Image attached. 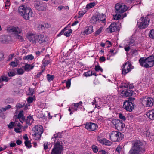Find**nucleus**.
Wrapping results in <instances>:
<instances>
[{"label": "nucleus", "mask_w": 154, "mask_h": 154, "mask_svg": "<svg viewBox=\"0 0 154 154\" xmlns=\"http://www.w3.org/2000/svg\"><path fill=\"white\" fill-rule=\"evenodd\" d=\"M72 32V30L71 29H69L68 31L65 32L64 33V35L66 37H69L70 34Z\"/></svg>", "instance_id": "40"}, {"label": "nucleus", "mask_w": 154, "mask_h": 154, "mask_svg": "<svg viewBox=\"0 0 154 154\" xmlns=\"http://www.w3.org/2000/svg\"><path fill=\"white\" fill-rule=\"evenodd\" d=\"M149 19L146 17H141L137 22L139 28L141 29L146 28L149 25Z\"/></svg>", "instance_id": "7"}, {"label": "nucleus", "mask_w": 154, "mask_h": 154, "mask_svg": "<svg viewBox=\"0 0 154 154\" xmlns=\"http://www.w3.org/2000/svg\"><path fill=\"white\" fill-rule=\"evenodd\" d=\"M15 75V73L13 72H8V75L9 77L14 76Z\"/></svg>", "instance_id": "56"}, {"label": "nucleus", "mask_w": 154, "mask_h": 154, "mask_svg": "<svg viewBox=\"0 0 154 154\" xmlns=\"http://www.w3.org/2000/svg\"><path fill=\"white\" fill-rule=\"evenodd\" d=\"M28 9L29 11V13L26 11L23 16V18L26 20H29L32 16L33 13L32 11L30 8H29Z\"/></svg>", "instance_id": "17"}, {"label": "nucleus", "mask_w": 154, "mask_h": 154, "mask_svg": "<svg viewBox=\"0 0 154 154\" xmlns=\"http://www.w3.org/2000/svg\"><path fill=\"white\" fill-rule=\"evenodd\" d=\"M149 37L154 39V29H152L150 31Z\"/></svg>", "instance_id": "45"}, {"label": "nucleus", "mask_w": 154, "mask_h": 154, "mask_svg": "<svg viewBox=\"0 0 154 154\" xmlns=\"http://www.w3.org/2000/svg\"><path fill=\"white\" fill-rule=\"evenodd\" d=\"M54 78V76L53 75H51L49 74H47V78L48 81L50 82L52 81Z\"/></svg>", "instance_id": "35"}, {"label": "nucleus", "mask_w": 154, "mask_h": 154, "mask_svg": "<svg viewBox=\"0 0 154 154\" xmlns=\"http://www.w3.org/2000/svg\"><path fill=\"white\" fill-rule=\"evenodd\" d=\"M66 87H67L68 88H69L70 87L71 85L70 80H68L66 82Z\"/></svg>", "instance_id": "54"}, {"label": "nucleus", "mask_w": 154, "mask_h": 154, "mask_svg": "<svg viewBox=\"0 0 154 154\" xmlns=\"http://www.w3.org/2000/svg\"><path fill=\"white\" fill-rule=\"evenodd\" d=\"M10 5V0H6L5 6L6 7V9H7V7L9 6Z\"/></svg>", "instance_id": "53"}, {"label": "nucleus", "mask_w": 154, "mask_h": 154, "mask_svg": "<svg viewBox=\"0 0 154 154\" xmlns=\"http://www.w3.org/2000/svg\"><path fill=\"white\" fill-rule=\"evenodd\" d=\"M34 58V57L32 55H29L23 57V59L27 60H31Z\"/></svg>", "instance_id": "33"}, {"label": "nucleus", "mask_w": 154, "mask_h": 154, "mask_svg": "<svg viewBox=\"0 0 154 154\" xmlns=\"http://www.w3.org/2000/svg\"><path fill=\"white\" fill-rule=\"evenodd\" d=\"M97 141L100 143L106 145L110 146L112 144V143L111 141L105 138H102L99 136L97 137Z\"/></svg>", "instance_id": "16"}, {"label": "nucleus", "mask_w": 154, "mask_h": 154, "mask_svg": "<svg viewBox=\"0 0 154 154\" xmlns=\"http://www.w3.org/2000/svg\"><path fill=\"white\" fill-rule=\"evenodd\" d=\"M132 145V147L128 154H139L143 153L145 151L143 143L140 140L133 141Z\"/></svg>", "instance_id": "1"}, {"label": "nucleus", "mask_w": 154, "mask_h": 154, "mask_svg": "<svg viewBox=\"0 0 154 154\" xmlns=\"http://www.w3.org/2000/svg\"><path fill=\"white\" fill-rule=\"evenodd\" d=\"M125 88H132V87L130 85L127 84H125L123 86Z\"/></svg>", "instance_id": "60"}, {"label": "nucleus", "mask_w": 154, "mask_h": 154, "mask_svg": "<svg viewBox=\"0 0 154 154\" xmlns=\"http://www.w3.org/2000/svg\"><path fill=\"white\" fill-rule=\"evenodd\" d=\"M63 148L62 142L61 141L57 142L54 146L51 154H60Z\"/></svg>", "instance_id": "8"}, {"label": "nucleus", "mask_w": 154, "mask_h": 154, "mask_svg": "<svg viewBox=\"0 0 154 154\" xmlns=\"http://www.w3.org/2000/svg\"><path fill=\"white\" fill-rule=\"evenodd\" d=\"M85 13V12H84L82 11H79V17H81Z\"/></svg>", "instance_id": "58"}, {"label": "nucleus", "mask_w": 154, "mask_h": 154, "mask_svg": "<svg viewBox=\"0 0 154 154\" xmlns=\"http://www.w3.org/2000/svg\"><path fill=\"white\" fill-rule=\"evenodd\" d=\"M134 40L132 38H130L128 42V45L130 46H133L134 44Z\"/></svg>", "instance_id": "42"}, {"label": "nucleus", "mask_w": 154, "mask_h": 154, "mask_svg": "<svg viewBox=\"0 0 154 154\" xmlns=\"http://www.w3.org/2000/svg\"><path fill=\"white\" fill-rule=\"evenodd\" d=\"M27 37L29 41L33 43H35L37 36L35 34L31 33H29L27 34Z\"/></svg>", "instance_id": "18"}, {"label": "nucleus", "mask_w": 154, "mask_h": 154, "mask_svg": "<svg viewBox=\"0 0 154 154\" xmlns=\"http://www.w3.org/2000/svg\"><path fill=\"white\" fill-rule=\"evenodd\" d=\"M24 72V70L22 68H20L17 70L18 74L21 75L23 74Z\"/></svg>", "instance_id": "46"}, {"label": "nucleus", "mask_w": 154, "mask_h": 154, "mask_svg": "<svg viewBox=\"0 0 154 154\" xmlns=\"http://www.w3.org/2000/svg\"><path fill=\"white\" fill-rule=\"evenodd\" d=\"M22 67L25 71H28L32 69L33 67V66H31L30 64H26L24 66H22Z\"/></svg>", "instance_id": "28"}, {"label": "nucleus", "mask_w": 154, "mask_h": 154, "mask_svg": "<svg viewBox=\"0 0 154 154\" xmlns=\"http://www.w3.org/2000/svg\"><path fill=\"white\" fill-rule=\"evenodd\" d=\"M140 100L142 104L146 107H151L153 105L154 100L152 98L143 96Z\"/></svg>", "instance_id": "6"}, {"label": "nucleus", "mask_w": 154, "mask_h": 154, "mask_svg": "<svg viewBox=\"0 0 154 154\" xmlns=\"http://www.w3.org/2000/svg\"><path fill=\"white\" fill-rule=\"evenodd\" d=\"M44 132L43 127L40 125H39V134H40V136Z\"/></svg>", "instance_id": "48"}, {"label": "nucleus", "mask_w": 154, "mask_h": 154, "mask_svg": "<svg viewBox=\"0 0 154 154\" xmlns=\"http://www.w3.org/2000/svg\"><path fill=\"white\" fill-rule=\"evenodd\" d=\"M92 73V71H89L86 72H85L84 74V75L85 76H90L92 75L91 73Z\"/></svg>", "instance_id": "44"}, {"label": "nucleus", "mask_w": 154, "mask_h": 154, "mask_svg": "<svg viewBox=\"0 0 154 154\" xmlns=\"http://www.w3.org/2000/svg\"><path fill=\"white\" fill-rule=\"evenodd\" d=\"M22 127L20 125L18 124L17 127L14 128V131L17 133L20 132V130L22 128Z\"/></svg>", "instance_id": "36"}, {"label": "nucleus", "mask_w": 154, "mask_h": 154, "mask_svg": "<svg viewBox=\"0 0 154 154\" xmlns=\"http://www.w3.org/2000/svg\"><path fill=\"white\" fill-rule=\"evenodd\" d=\"M94 69L96 71H100L101 72H102L103 71V69L99 65L95 66Z\"/></svg>", "instance_id": "38"}, {"label": "nucleus", "mask_w": 154, "mask_h": 154, "mask_svg": "<svg viewBox=\"0 0 154 154\" xmlns=\"http://www.w3.org/2000/svg\"><path fill=\"white\" fill-rule=\"evenodd\" d=\"M123 136L121 133L117 131H112L109 134L110 139L113 142L121 140L123 138Z\"/></svg>", "instance_id": "4"}, {"label": "nucleus", "mask_w": 154, "mask_h": 154, "mask_svg": "<svg viewBox=\"0 0 154 154\" xmlns=\"http://www.w3.org/2000/svg\"><path fill=\"white\" fill-rule=\"evenodd\" d=\"M132 53L134 55H136L138 54L137 51L136 50L133 49L132 51Z\"/></svg>", "instance_id": "63"}, {"label": "nucleus", "mask_w": 154, "mask_h": 154, "mask_svg": "<svg viewBox=\"0 0 154 154\" xmlns=\"http://www.w3.org/2000/svg\"><path fill=\"white\" fill-rule=\"evenodd\" d=\"M91 148L93 152L95 153H97L98 151V147L95 145H92L91 146Z\"/></svg>", "instance_id": "37"}, {"label": "nucleus", "mask_w": 154, "mask_h": 154, "mask_svg": "<svg viewBox=\"0 0 154 154\" xmlns=\"http://www.w3.org/2000/svg\"><path fill=\"white\" fill-rule=\"evenodd\" d=\"M142 135L143 136L149 137L150 135V133L148 130L146 131L143 130L141 132Z\"/></svg>", "instance_id": "32"}, {"label": "nucleus", "mask_w": 154, "mask_h": 154, "mask_svg": "<svg viewBox=\"0 0 154 154\" xmlns=\"http://www.w3.org/2000/svg\"><path fill=\"white\" fill-rule=\"evenodd\" d=\"M9 80V79L5 76H1L0 78V88H1L2 86L5 85L6 82Z\"/></svg>", "instance_id": "20"}, {"label": "nucleus", "mask_w": 154, "mask_h": 154, "mask_svg": "<svg viewBox=\"0 0 154 154\" xmlns=\"http://www.w3.org/2000/svg\"><path fill=\"white\" fill-rule=\"evenodd\" d=\"M85 128L89 131H95L97 128L98 125L96 124L89 122L86 123Z\"/></svg>", "instance_id": "12"}, {"label": "nucleus", "mask_w": 154, "mask_h": 154, "mask_svg": "<svg viewBox=\"0 0 154 154\" xmlns=\"http://www.w3.org/2000/svg\"><path fill=\"white\" fill-rule=\"evenodd\" d=\"M108 153L106 151L103 150H100L98 151V154H108Z\"/></svg>", "instance_id": "50"}, {"label": "nucleus", "mask_w": 154, "mask_h": 154, "mask_svg": "<svg viewBox=\"0 0 154 154\" xmlns=\"http://www.w3.org/2000/svg\"><path fill=\"white\" fill-rule=\"evenodd\" d=\"M47 40L48 38L46 35H41L39 39V44H44Z\"/></svg>", "instance_id": "22"}, {"label": "nucleus", "mask_w": 154, "mask_h": 154, "mask_svg": "<svg viewBox=\"0 0 154 154\" xmlns=\"http://www.w3.org/2000/svg\"><path fill=\"white\" fill-rule=\"evenodd\" d=\"M99 60L102 62L105 61L106 60L105 57L103 56L100 57L99 58Z\"/></svg>", "instance_id": "61"}, {"label": "nucleus", "mask_w": 154, "mask_h": 154, "mask_svg": "<svg viewBox=\"0 0 154 154\" xmlns=\"http://www.w3.org/2000/svg\"><path fill=\"white\" fill-rule=\"evenodd\" d=\"M119 30V29L115 23H112L109 26V28L106 29V31L108 32L112 33V32H116Z\"/></svg>", "instance_id": "14"}, {"label": "nucleus", "mask_w": 154, "mask_h": 154, "mask_svg": "<svg viewBox=\"0 0 154 154\" xmlns=\"http://www.w3.org/2000/svg\"><path fill=\"white\" fill-rule=\"evenodd\" d=\"M141 66L146 68L153 67L154 66V56L152 55L147 58H141L139 60Z\"/></svg>", "instance_id": "2"}, {"label": "nucleus", "mask_w": 154, "mask_h": 154, "mask_svg": "<svg viewBox=\"0 0 154 154\" xmlns=\"http://www.w3.org/2000/svg\"><path fill=\"white\" fill-rule=\"evenodd\" d=\"M25 145L28 148H31L32 146L30 142L29 141H25Z\"/></svg>", "instance_id": "43"}, {"label": "nucleus", "mask_w": 154, "mask_h": 154, "mask_svg": "<svg viewBox=\"0 0 154 154\" xmlns=\"http://www.w3.org/2000/svg\"><path fill=\"white\" fill-rule=\"evenodd\" d=\"M112 124L115 126V128L118 130L122 131L125 127V125L120 120L115 119L112 120Z\"/></svg>", "instance_id": "9"}, {"label": "nucleus", "mask_w": 154, "mask_h": 154, "mask_svg": "<svg viewBox=\"0 0 154 154\" xmlns=\"http://www.w3.org/2000/svg\"><path fill=\"white\" fill-rule=\"evenodd\" d=\"M33 120L32 116H29L27 117L26 120V123L27 125H30L33 122Z\"/></svg>", "instance_id": "26"}, {"label": "nucleus", "mask_w": 154, "mask_h": 154, "mask_svg": "<svg viewBox=\"0 0 154 154\" xmlns=\"http://www.w3.org/2000/svg\"><path fill=\"white\" fill-rule=\"evenodd\" d=\"M103 29V27H100L95 32L94 35L97 36L99 35L102 32Z\"/></svg>", "instance_id": "34"}, {"label": "nucleus", "mask_w": 154, "mask_h": 154, "mask_svg": "<svg viewBox=\"0 0 154 154\" xmlns=\"http://www.w3.org/2000/svg\"><path fill=\"white\" fill-rule=\"evenodd\" d=\"M115 9L118 12L122 13L127 9V7L122 3H118L115 6Z\"/></svg>", "instance_id": "11"}, {"label": "nucleus", "mask_w": 154, "mask_h": 154, "mask_svg": "<svg viewBox=\"0 0 154 154\" xmlns=\"http://www.w3.org/2000/svg\"><path fill=\"white\" fill-rule=\"evenodd\" d=\"M119 118H120L121 119L124 121H125L126 120V118L125 117L124 115H123L121 113L119 114Z\"/></svg>", "instance_id": "51"}, {"label": "nucleus", "mask_w": 154, "mask_h": 154, "mask_svg": "<svg viewBox=\"0 0 154 154\" xmlns=\"http://www.w3.org/2000/svg\"><path fill=\"white\" fill-rule=\"evenodd\" d=\"M127 101L129 102L131 104L134 105L135 107L136 105L135 103V99L134 98L132 97H130L128 98V100Z\"/></svg>", "instance_id": "31"}, {"label": "nucleus", "mask_w": 154, "mask_h": 154, "mask_svg": "<svg viewBox=\"0 0 154 154\" xmlns=\"http://www.w3.org/2000/svg\"><path fill=\"white\" fill-rule=\"evenodd\" d=\"M135 107L134 105L131 104L130 103L127 102V100H125L124 102L123 108L128 111H132Z\"/></svg>", "instance_id": "13"}, {"label": "nucleus", "mask_w": 154, "mask_h": 154, "mask_svg": "<svg viewBox=\"0 0 154 154\" xmlns=\"http://www.w3.org/2000/svg\"><path fill=\"white\" fill-rule=\"evenodd\" d=\"M133 68L130 63L127 62L123 64L122 67V74L124 75L130 72Z\"/></svg>", "instance_id": "10"}, {"label": "nucleus", "mask_w": 154, "mask_h": 154, "mask_svg": "<svg viewBox=\"0 0 154 154\" xmlns=\"http://www.w3.org/2000/svg\"><path fill=\"white\" fill-rule=\"evenodd\" d=\"M106 16L103 14L97 13L92 17L90 20V23L93 24H96L100 21L102 23L106 22Z\"/></svg>", "instance_id": "3"}, {"label": "nucleus", "mask_w": 154, "mask_h": 154, "mask_svg": "<svg viewBox=\"0 0 154 154\" xmlns=\"http://www.w3.org/2000/svg\"><path fill=\"white\" fill-rule=\"evenodd\" d=\"M82 104V101H80L79 102L77 103H74L72 105V107H73V106H74V107H76L78 108V106L80 105H81Z\"/></svg>", "instance_id": "49"}, {"label": "nucleus", "mask_w": 154, "mask_h": 154, "mask_svg": "<svg viewBox=\"0 0 154 154\" xmlns=\"http://www.w3.org/2000/svg\"><path fill=\"white\" fill-rule=\"evenodd\" d=\"M93 32V26H91L86 27L84 31V32L86 34H90Z\"/></svg>", "instance_id": "25"}, {"label": "nucleus", "mask_w": 154, "mask_h": 154, "mask_svg": "<svg viewBox=\"0 0 154 154\" xmlns=\"http://www.w3.org/2000/svg\"><path fill=\"white\" fill-rule=\"evenodd\" d=\"M116 150L119 153H120L122 150V146H119L117 147Z\"/></svg>", "instance_id": "47"}, {"label": "nucleus", "mask_w": 154, "mask_h": 154, "mask_svg": "<svg viewBox=\"0 0 154 154\" xmlns=\"http://www.w3.org/2000/svg\"><path fill=\"white\" fill-rule=\"evenodd\" d=\"M29 92L28 94L29 95H32L34 92V90L32 88H29Z\"/></svg>", "instance_id": "55"}, {"label": "nucleus", "mask_w": 154, "mask_h": 154, "mask_svg": "<svg viewBox=\"0 0 154 154\" xmlns=\"http://www.w3.org/2000/svg\"><path fill=\"white\" fill-rule=\"evenodd\" d=\"M133 91L130 89H127L126 90H123L122 91L121 94L123 97H127L133 95Z\"/></svg>", "instance_id": "19"}, {"label": "nucleus", "mask_w": 154, "mask_h": 154, "mask_svg": "<svg viewBox=\"0 0 154 154\" xmlns=\"http://www.w3.org/2000/svg\"><path fill=\"white\" fill-rule=\"evenodd\" d=\"M10 65L11 66H12V67H15L17 66V63L15 62H12L10 63Z\"/></svg>", "instance_id": "52"}, {"label": "nucleus", "mask_w": 154, "mask_h": 154, "mask_svg": "<svg viewBox=\"0 0 154 154\" xmlns=\"http://www.w3.org/2000/svg\"><path fill=\"white\" fill-rule=\"evenodd\" d=\"M61 138V135L60 133H57L55 134L54 135V137L52 138V140L54 142L56 140H59V138Z\"/></svg>", "instance_id": "29"}, {"label": "nucleus", "mask_w": 154, "mask_h": 154, "mask_svg": "<svg viewBox=\"0 0 154 154\" xmlns=\"http://www.w3.org/2000/svg\"><path fill=\"white\" fill-rule=\"evenodd\" d=\"M147 116L151 119H154V113L152 110H149L147 113Z\"/></svg>", "instance_id": "30"}, {"label": "nucleus", "mask_w": 154, "mask_h": 154, "mask_svg": "<svg viewBox=\"0 0 154 154\" xmlns=\"http://www.w3.org/2000/svg\"><path fill=\"white\" fill-rule=\"evenodd\" d=\"M33 100V98L32 97H29L27 99L28 102L29 103H32Z\"/></svg>", "instance_id": "57"}, {"label": "nucleus", "mask_w": 154, "mask_h": 154, "mask_svg": "<svg viewBox=\"0 0 154 154\" xmlns=\"http://www.w3.org/2000/svg\"><path fill=\"white\" fill-rule=\"evenodd\" d=\"M122 17V15L120 14H116L113 16V18L114 20H118L121 19Z\"/></svg>", "instance_id": "39"}, {"label": "nucleus", "mask_w": 154, "mask_h": 154, "mask_svg": "<svg viewBox=\"0 0 154 154\" xmlns=\"http://www.w3.org/2000/svg\"><path fill=\"white\" fill-rule=\"evenodd\" d=\"M14 122H11L8 125V127L10 128H12L14 126Z\"/></svg>", "instance_id": "62"}, {"label": "nucleus", "mask_w": 154, "mask_h": 154, "mask_svg": "<svg viewBox=\"0 0 154 154\" xmlns=\"http://www.w3.org/2000/svg\"><path fill=\"white\" fill-rule=\"evenodd\" d=\"M50 63V60H43L42 61V71L39 73V75H41L44 71L45 69V67L49 64Z\"/></svg>", "instance_id": "23"}, {"label": "nucleus", "mask_w": 154, "mask_h": 154, "mask_svg": "<svg viewBox=\"0 0 154 154\" xmlns=\"http://www.w3.org/2000/svg\"><path fill=\"white\" fill-rule=\"evenodd\" d=\"M18 119L19 120L20 122L23 123L25 121V118L23 114V111H20L18 114Z\"/></svg>", "instance_id": "24"}, {"label": "nucleus", "mask_w": 154, "mask_h": 154, "mask_svg": "<svg viewBox=\"0 0 154 154\" xmlns=\"http://www.w3.org/2000/svg\"><path fill=\"white\" fill-rule=\"evenodd\" d=\"M29 8H27L26 6L21 5L19 7L18 9V12L20 15L22 17L25 12L26 11L27 12H29V11L28 9Z\"/></svg>", "instance_id": "15"}, {"label": "nucleus", "mask_w": 154, "mask_h": 154, "mask_svg": "<svg viewBox=\"0 0 154 154\" xmlns=\"http://www.w3.org/2000/svg\"><path fill=\"white\" fill-rule=\"evenodd\" d=\"M95 5V3H91L87 4L86 6V8L88 9L92 8Z\"/></svg>", "instance_id": "41"}, {"label": "nucleus", "mask_w": 154, "mask_h": 154, "mask_svg": "<svg viewBox=\"0 0 154 154\" xmlns=\"http://www.w3.org/2000/svg\"><path fill=\"white\" fill-rule=\"evenodd\" d=\"M48 143H45L44 144V149H45L46 150L48 148Z\"/></svg>", "instance_id": "64"}, {"label": "nucleus", "mask_w": 154, "mask_h": 154, "mask_svg": "<svg viewBox=\"0 0 154 154\" xmlns=\"http://www.w3.org/2000/svg\"><path fill=\"white\" fill-rule=\"evenodd\" d=\"M50 27L51 26L49 24L43 23L40 25V29L41 30H43L46 28L48 29L50 28Z\"/></svg>", "instance_id": "27"}, {"label": "nucleus", "mask_w": 154, "mask_h": 154, "mask_svg": "<svg viewBox=\"0 0 154 154\" xmlns=\"http://www.w3.org/2000/svg\"><path fill=\"white\" fill-rule=\"evenodd\" d=\"M38 125L35 126L32 128V130L34 133V134H33V136L34 137V139L36 140H38Z\"/></svg>", "instance_id": "21"}, {"label": "nucleus", "mask_w": 154, "mask_h": 154, "mask_svg": "<svg viewBox=\"0 0 154 154\" xmlns=\"http://www.w3.org/2000/svg\"><path fill=\"white\" fill-rule=\"evenodd\" d=\"M66 30V27H65L61 31V32H60V33L58 34L57 36H59L60 35H62L64 32V31Z\"/></svg>", "instance_id": "59"}, {"label": "nucleus", "mask_w": 154, "mask_h": 154, "mask_svg": "<svg viewBox=\"0 0 154 154\" xmlns=\"http://www.w3.org/2000/svg\"><path fill=\"white\" fill-rule=\"evenodd\" d=\"M8 32L12 33L16 35V38L18 39L20 42H22L23 40V38L21 36L18 35L22 32L21 29L17 27H13L9 28L8 29Z\"/></svg>", "instance_id": "5"}]
</instances>
